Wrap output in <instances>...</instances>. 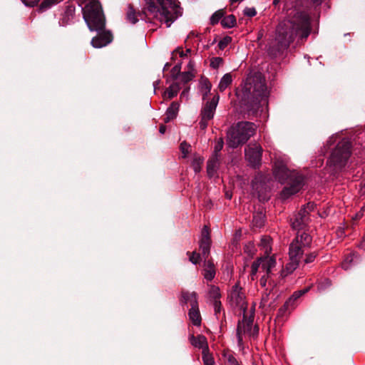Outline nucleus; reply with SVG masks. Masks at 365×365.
<instances>
[{
    "label": "nucleus",
    "instance_id": "f257e3e1",
    "mask_svg": "<svg viewBox=\"0 0 365 365\" xmlns=\"http://www.w3.org/2000/svg\"><path fill=\"white\" fill-rule=\"evenodd\" d=\"M311 31L310 18L302 11L293 10L289 18L280 22L277 28L276 37L269 44V56L275 58L284 54L296 36L306 39Z\"/></svg>",
    "mask_w": 365,
    "mask_h": 365
},
{
    "label": "nucleus",
    "instance_id": "f03ea898",
    "mask_svg": "<svg viewBox=\"0 0 365 365\" xmlns=\"http://www.w3.org/2000/svg\"><path fill=\"white\" fill-rule=\"evenodd\" d=\"M240 111L244 118L257 117L262 103L267 98L265 79L260 72L250 74L242 89H237Z\"/></svg>",
    "mask_w": 365,
    "mask_h": 365
},
{
    "label": "nucleus",
    "instance_id": "7ed1b4c3",
    "mask_svg": "<svg viewBox=\"0 0 365 365\" xmlns=\"http://www.w3.org/2000/svg\"><path fill=\"white\" fill-rule=\"evenodd\" d=\"M145 6L138 14L131 4L128 6L127 19L133 24L138 19L137 16L142 19H148V15L153 16L160 21H164L167 27L182 15L181 8L178 0H145Z\"/></svg>",
    "mask_w": 365,
    "mask_h": 365
},
{
    "label": "nucleus",
    "instance_id": "20e7f679",
    "mask_svg": "<svg viewBox=\"0 0 365 365\" xmlns=\"http://www.w3.org/2000/svg\"><path fill=\"white\" fill-rule=\"evenodd\" d=\"M83 16L91 31H96L98 35L91 40L94 48H102L109 44L113 38L110 31H105L106 17L102 6L98 0H90L82 8Z\"/></svg>",
    "mask_w": 365,
    "mask_h": 365
},
{
    "label": "nucleus",
    "instance_id": "39448f33",
    "mask_svg": "<svg viewBox=\"0 0 365 365\" xmlns=\"http://www.w3.org/2000/svg\"><path fill=\"white\" fill-rule=\"evenodd\" d=\"M275 178L282 184H285L281 191V197L287 199L302 190L304 185V178L294 170H289L282 162H277L273 168Z\"/></svg>",
    "mask_w": 365,
    "mask_h": 365
},
{
    "label": "nucleus",
    "instance_id": "423d86ee",
    "mask_svg": "<svg viewBox=\"0 0 365 365\" xmlns=\"http://www.w3.org/2000/svg\"><path fill=\"white\" fill-rule=\"evenodd\" d=\"M256 125L250 121H240L231 126L227 131V144L230 148H236L245 144L255 135Z\"/></svg>",
    "mask_w": 365,
    "mask_h": 365
},
{
    "label": "nucleus",
    "instance_id": "0eeeda50",
    "mask_svg": "<svg viewBox=\"0 0 365 365\" xmlns=\"http://www.w3.org/2000/svg\"><path fill=\"white\" fill-rule=\"evenodd\" d=\"M262 148L257 143H250L245 148V158L252 168L257 169L260 167L262 164Z\"/></svg>",
    "mask_w": 365,
    "mask_h": 365
},
{
    "label": "nucleus",
    "instance_id": "6e6552de",
    "mask_svg": "<svg viewBox=\"0 0 365 365\" xmlns=\"http://www.w3.org/2000/svg\"><path fill=\"white\" fill-rule=\"evenodd\" d=\"M252 188L257 193L259 201L266 202L269 200L268 192L270 188L264 179L256 178L252 182Z\"/></svg>",
    "mask_w": 365,
    "mask_h": 365
},
{
    "label": "nucleus",
    "instance_id": "1a4fd4ad",
    "mask_svg": "<svg viewBox=\"0 0 365 365\" xmlns=\"http://www.w3.org/2000/svg\"><path fill=\"white\" fill-rule=\"evenodd\" d=\"M219 99L220 96L217 94L213 96L212 100L207 101L200 110V117L208 120L212 119Z\"/></svg>",
    "mask_w": 365,
    "mask_h": 365
},
{
    "label": "nucleus",
    "instance_id": "9d476101",
    "mask_svg": "<svg viewBox=\"0 0 365 365\" xmlns=\"http://www.w3.org/2000/svg\"><path fill=\"white\" fill-rule=\"evenodd\" d=\"M211 240L210 235V230L207 226H205L201 232L200 240V249L202 250V255L206 259L210 255Z\"/></svg>",
    "mask_w": 365,
    "mask_h": 365
},
{
    "label": "nucleus",
    "instance_id": "9b49d317",
    "mask_svg": "<svg viewBox=\"0 0 365 365\" xmlns=\"http://www.w3.org/2000/svg\"><path fill=\"white\" fill-rule=\"evenodd\" d=\"M302 248L303 247H302L301 245H299V235H297L295 239L289 245V255L290 260H296L299 262L304 254Z\"/></svg>",
    "mask_w": 365,
    "mask_h": 365
},
{
    "label": "nucleus",
    "instance_id": "f8f14e48",
    "mask_svg": "<svg viewBox=\"0 0 365 365\" xmlns=\"http://www.w3.org/2000/svg\"><path fill=\"white\" fill-rule=\"evenodd\" d=\"M220 155H212L207 163V173L210 178H212L217 172L220 163Z\"/></svg>",
    "mask_w": 365,
    "mask_h": 365
},
{
    "label": "nucleus",
    "instance_id": "ddd939ff",
    "mask_svg": "<svg viewBox=\"0 0 365 365\" xmlns=\"http://www.w3.org/2000/svg\"><path fill=\"white\" fill-rule=\"evenodd\" d=\"M180 302L184 304L189 303L191 308L198 307V302L197 298V293L195 292H190L188 291L182 290L181 292Z\"/></svg>",
    "mask_w": 365,
    "mask_h": 365
},
{
    "label": "nucleus",
    "instance_id": "4468645a",
    "mask_svg": "<svg viewBox=\"0 0 365 365\" xmlns=\"http://www.w3.org/2000/svg\"><path fill=\"white\" fill-rule=\"evenodd\" d=\"M190 342L194 346L202 349V351L209 349L207 338L204 335L199 334L197 336L192 335Z\"/></svg>",
    "mask_w": 365,
    "mask_h": 365
},
{
    "label": "nucleus",
    "instance_id": "2eb2a0df",
    "mask_svg": "<svg viewBox=\"0 0 365 365\" xmlns=\"http://www.w3.org/2000/svg\"><path fill=\"white\" fill-rule=\"evenodd\" d=\"M180 105L178 102L173 101L170 107L167 109L165 117L164 118L165 123H168L175 118L178 115Z\"/></svg>",
    "mask_w": 365,
    "mask_h": 365
},
{
    "label": "nucleus",
    "instance_id": "dca6fc26",
    "mask_svg": "<svg viewBox=\"0 0 365 365\" xmlns=\"http://www.w3.org/2000/svg\"><path fill=\"white\" fill-rule=\"evenodd\" d=\"M190 319L192 321L195 326H200L201 324V316L199 311V307H196L190 308L188 312Z\"/></svg>",
    "mask_w": 365,
    "mask_h": 365
},
{
    "label": "nucleus",
    "instance_id": "f3484780",
    "mask_svg": "<svg viewBox=\"0 0 365 365\" xmlns=\"http://www.w3.org/2000/svg\"><path fill=\"white\" fill-rule=\"evenodd\" d=\"M265 215L262 208H259L257 211L253 214L252 222L255 226L261 227L264 225Z\"/></svg>",
    "mask_w": 365,
    "mask_h": 365
},
{
    "label": "nucleus",
    "instance_id": "a211bd4d",
    "mask_svg": "<svg viewBox=\"0 0 365 365\" xmlns=\"http://www.w3.org/2000/svg\"><path fill=\"white\" fill-rule=\"evenodd\" d=\"M230 296L232 299L235 301L237 304H240L244 299V294L241 292V288H240L237 284H235L232 287Z\"/></svg>",
    "mask_w": 365,
    "mask_h": 365
},
{
    "label": "nucleus",
    "instance_id": "6ab92c4d",
    "mask_svg": "<svg viewBox=\"0 0 365 365\" xmlns=\"http://www.w3.org/2000/svg\"><path fill=\"white\" fill-rule=\"evenodd\" d=\"M299 235V245H301L303 247H310L312 237L308 233L303 232L301 234L298 232Z\"/></svg>",
    "mask_w": 365,
    "mask_h": 365
},
{
    "label": "nucleus",
    "instance_id": "aec40b11",
    "mask_svg": "<svg viewBox=\"0 0 365 365\" xmlns=\"http://www.w3.org/2000/svg\"><path fill=\"white\" fill-rule=\"evenodd\" d=\"M253 320L254 318L252 316H250L249 318H247V315L244 314L243 319L242 321H240L243 333L251 331Z\"/></svg>",
    "mask_w": 365,
    "mask_h": 365
},
{
    "label": "nucleus",
    "instance_id": "412c9836",
    "mask_svg": "<svg viewBox=\"0 0 365 365\" xmlns=\"http://www.w3.org/2000/svg\"><path fill=\"white\" fill-rule=\"evenodd\" d=\"M232 82V75L231 73H228L225 74L218 85V88L220 91L222 92L224 91Z\"/></svg>",
    "mask_w": 365,
    "mask_h": 365
},
{
    "label": "nucleus",
    "instance_id": "4be33fe9",
    "mask_svg": "<svg viewBox=\"0 0 365 365\" xmlns=\"http://www.w3.org/2000/svg\"><path fill=\"white\" fill-rule=\"evenodd\" d=\"M237 24L236 17L233 14L223 16L221 24L224 28H232Z\"/></svg>",
    "mask_w": 365,
    "mask_h": 365
},
{
    "label": "nucleus",
    "instance_id": "5701e85b",
    "mask_svg": "<svg viewBox=\"0 0 365 365\" xmlns=\"http://www.w3.org/2000/svg\"><path fill=\"white\" fill-rule=\"evenodd\" d=\"M180 89V84L178 83H174L167 89L165 95L168 99L170 100L177 96Z\"/></svg>",
    "mask_w": 365,
    "mask_h": 365
},
{
    "label": "nucleus",
    "instance_id": "b1692460",
    "mask_svg": "<svg viewBox=\"0 0 365 365\" xmlns=\"http://www.w3.org/2000/svg\"><path fill=\"white\" fill-rule=\"evenodd\" d=\"M308 222L304 221V219L296 215L294 220L292 222V227L294 230H302L307 226Z\"/></svg>",
    "mask_w": 365,
    "mask_h": 365
},
{
    "label": "nucleus",
    "instance_id": "393cba45",
    "mask_svg": "<svg viewBox=\"0 0 365 365\" xmlns=\"http://www.w3.org/2000/svg\"><path fill=\"white\" fill-rule=\"evenodd\" d=\"M299 262L296 260H290L289 263L286 264L285 269L282 271L281 275L282 277L287 276L288 274L292 273L299 266Z\"/></svg>",
    "mask_w": 365,
    "mask_h": 365
},
{
    "label": "nucleus",
    "instance_id": "a878e982",
    "mask_svg": "<svg viewBox=\"0 0 365 365\" xmlns=\"http://www.w3.org/2000/svg\"><path fill=\"white\" fill-rule=\"evenodd\" d=\"M276 260L273 257H269L262 264V268L266 271L267 274H271V269L275 267Z\"/></svg>",
    "mask_w": 365,
    "mask_h": 365
},
{
    "label": "nucleus",
    "instance_id": "bb28decb",
    "mask_svg": "<svg viewBox=\"0 0 365 365\" xmlns=\"http://www.w3.org/2000/svg\"><path fill=\"white\" fill-rule=\"evenodd\" d=\"M212 88V84L210 83V81L207 78H205L202 81V99L205 100L208 96V94L210 93Z\"/></svg>",
    "mask_w": 365,
    "mask_h": 365
},
{
    "label": "nucleus",
    "instance_id": "cd10ccee",
    "mask_svg": "<svg viewBox=\"0 0 365 365\" xmlns=\"http://www.w3.org/2000/svg\"><path fill=\"white\" fill-rule=\"evenodd\" d=\"M225 14V11L224 9H219L216 11L211 16L210 18V24L211 25H215L217 24L220 20L223 18L224 15Z\"/></svg>",
    "mask_w": 365,
    "mask_h": 365
},
{
    "label": "nucleus",
    "instance_id": "c85d7f7f",
    "mask_svg": "<svg viewBox=\"0 0 365 365\" xmlns=\"http://www.w3.org/2000/svg\"><path fill=\"white\" fill-rule=\"evenodd\" d=\"M202 361L204 365H214L215 360L212 354L210 353V350H205V351H202Z\"/></svg>",
    "mask_w": 365,
    "mask_h": 365
},
{
    "label": "nucleus",
    "instance_id": "c756f323",
    "mask_svg": "<svg viewBox=\"0 0 365 365\" xmlns=\"http://www.w3.org/2000/svg\"><path fill=\"white\" fill-rule=\"evenodd\" d=\"M309 288H306L302 290L297 291L293 293V294L287 299L288 303H291L292 305L294 306V302L301 297L303 294L307 293L309 291Z\"/></svg>",
    "mask_w": 365,
    "mask_h": 365
},
{
    "label": "nucleus",
    "instance_id": "7c9ffc66",
    "mask_svg": "<svg viewBox=\"0 0 365 365\" xmlns=\"http://www.w3.org/2000/svg\"><path fill=\"white\" fill-rule=\"evenodd\" d=\"M203 158L201 157H195L192 163V167L195 173H200L201 170V166L203 163Z\"/></svg>",
    "mask_w": 365,
    "mask_h": 365
},
{
    "label": "nucleus",
    "instance_id": "2f4dec72",
    "mask_svg": "<svg viewBox=\"0 0 365 365\" xmlns=\"http://www.w3.org/2000/svg\"><path fill=\"white\" fill-rule=\"evenodd\" d=\"M290 307H294V306L292 305L291 303H288V301L287 300L284 305L279 309L277 316V318H283L287 314V312Z\"/></svg>",
    "mask_w": 365,
    "mask_h": 365
},
{
    "label": "nucleus",
    "instance_id": "473e14b6",
    "mask_svg": "<svg viewBox=\"0 0 365 365\" xmlns=\"http://www.w3.org/2000/svg\"><path fill=\"white\" fill-rule=\"evenodd\" d=\"M181 65L182 63H179L176 64L172 69H171V77L173 80H177L180 77V75L181 74Z\"/></svg>",
    "mask_w": 365,
    "mask_h": 365
},
{
    "label": "nucleus",
    "instance_id": "72a5a7b5",
    "mask_svg": "<svg viewBox=\"0 0 365 365\" xmlns=\"http://www.w3.org/2000/svg\"><path fill=\"white\" fill-rule=\"evenodd\" d=\"M209 294L210 295V297H212L214 299V301L218 300L221 297L219 287L215 285L210 286Z\"/></svg>",
    "mask_w": 365,
    "mask_h": 365
},
{
    "label": "nucleus",
    "instance_id": "f704fd0d",
    "mask_svg": "<svg viewBox=\"0 0 365 365\" xmlns=\"http://www.w3.org/2000/svg\"><path fill=\"white\" fill-rule=\"evenodd\" d=\"M268 279H269V284L270 285H272L273 287L272 289H274V287L276 286V284L274 283V282L273 280H272L270 279V274H267V273H266L265 275L262 276L260 278V280H259L260 285L262 287H264L266 286V284H267V282Z\"/></svg>",
    "mask_w": 365,
    "mask_h": 365
},
{
    "label": "nucleus",
    "instance_id": "c9c22d12",
    "mask_svg": "<svg viewBox=\"0 0 365 365\" xmlns=\"http://www.w3.org/2000/svg\"><path fill=\"white\" fill-rule=\"evenodd\" d=\"M180 76H181V81L184 83H187L195 77V74L191 73L190 71H187L182 72Z\"/></svg>",
    "mask_w": 365,
    "mask_h": 365
},
{
    "label": "nucleus",
    "instance_id": "e433bc0d",
    "mask_svg": "<svg viewBox=\"0 0 365 365\" xmlns=\"http://www.w3.org/2000/svg\"><path fill=\"white\" fill-rule=\"evenodd\" d=\"M223 63V58L221 57H213L210 60V66L215 69L218 68Z\"/></svg>",
    "mask_w": 365,
    "mask_h": 365
},
{
    "label": "nucleus",
    "instance_id": "4c0bfd02",
    "mask_svg": "<svg viewBox=\"0 0 365 365\" xmlns=\"http://www.w3.org/2000/svg\"><path fill=\"white\" fill-rule=\"evenodd\" d=\"M187 255H190V261L194 264H197L200 262V254L199 253H197L195 252H193L192 253H190V252H187Z\"/></svg>",
    "mask_w": 365,
    "mask_h": 365
},
{
    "label": "nucleus",
    "instance_id": "58836bf2",
    "mask_svg": "<svg viewBox=\"0 0 365 365\" xmlns=\"http://www.w3.org/2000/svg\"><path fill=\"white\" fill-rule=\"evenodd\" d=\"M224 142L222 138H220L217 142L214 148L213 155H220V151L223 148Z\"/></svg>",
    "mask_w": 365,
    "mask_h": 365
},
{
    "label": "nucleus",
    "instance_id": "ea45409f",
    "mask_svg": "<svg viewBox=\"0 0 365 365\" xmlns=\"http://www.w3.org/2000/svg\"><path fill=\"white\" fill-rule=\"evenodd\" d=\"M232 41V38L229 36H226L222 39H221L218 43V47L220 49L223 50L227 45Z\"/></svg>",
    "mask_w": 365,
    "mask_h": 365
},
{
    "label": "nucleus",
    "instance_id": "a19ab883",
    "mask_svg": "<svg viewBox=\"0 0 365 365\" xmlns=\"http://www.w3.org/2000/svg\"><path fill=\"white\" fill-rule=\"evenodd\" d=\"M263 261L262 258H258L256 261H255L251 266V274L252 275L256 274L258 271V269L261 264V262Z\"/></svg>",
    "mask_w": 365,
    "mask_h": 365
},
{
    "label": "nucleus",
    "instance_id": "79ce46f5",
    "mask_svg": "<svg viewBox=\"0 0 365 365\" xmlns=\"http://www.w3.org/2000/svg\"><path fill=\"white\" fill-rule=\"evenodd\" d=\"M204 271H205V273H204L205 278L208 281L212 280L215 276V269L210 268V269H205Z\"/></svg>",
    "mask_w": 365,
    "mask_h": 365
},
{
    "label": "nucleus",
    "instance_id": "37998d69",
    "mask_svg": "<svg viewBox=\"0 0 365 365\" xmlns=\"http://www.w3.org/2000/svg\"><path fill=\"white\" fill-rule=\"evenodd\" d=\"M242 328L241 327V322L240 320L238 322L237 327V342L239 346H240L242 344Z\"/></svg>",
    "mask_w": 365,
    "mask_h": 365
},
{
    "label": "nucleus",
    "instance_id": "c03bdc74",
    "mask_svg": "<svg viewBox=\"0 0 365 365\" xmlns=\"http://www.w3.org/2000/svg\"><path fill=\"white\" fill-rule=\"evenodd\" d=\"M180 148L181 152L184 154L183 158H185L187 154L190 152V145L188 144L186 141H183L180 143Z\"/></svg>",
    "mask_w": 365,
    "mask_h": 365
},
{
    "label": "nucleus",
    "instance_id": "a18cd8bd",
    "mask_svg": "<svg viewBox=\"0 0 365 365\" xmlns=\"http://www.w3.org/2000/svg\"><path fill=\"white\" fill-rule=\"evenodd\" d=\"M298 216L302 217L304 219V221H307L309 222V210L302 207L299 212L297 214Z\"/></svg>",
    "mask_w": 365,
    "mask_h": 365
},
{
    "label": "nucleus",
    "instance_id": "49530a36",
    "mask_svg": "<svg viewBox=\"0 0 365 365\" xmlns=\"http://www.w3.org/2000/svg\"><path fill=\"white\" fill-rule=\"evenodd\" d=\"M317 255H318V252H310V253L307 254L304 260V264H309V263L312 262L315 259V258L317 257Z\"/></svg>",
    "mask_w": 365,
    "mask_h": 365
},
{
    "label": "nucleus",
    "instance_id": "de8ad7c7",
    "mask_svg": "<svg viewBox=\"0 0 365 365\" xmlns=\"http://www.w3.org/2000/svg\"><path fill=\"white\" fill-rule=\"evenodd\" d=\"M244 14L248 17H253L257 14V11L255 8L247 7L244 10Z\"/></svg>",
    "mask_w": 365,
    "mask_h": 365
},
{
    "label": "nucleus",
    "instance_id": "09e8293b",
    "mask_svg": "<svg viewBox=\"0 0 365 365\" xmlns=\"http://www.w3.org/2000/svg\"><path fill=\"white\" fill-rule=\"evenodd\" d=\"M227 362L229 365H241L232 354L227 356Z\"/></svg>",
    "mask_w": 365,
    "mask_h": 365
},
{
    "label": "nucleus",
    "instance_id": "8fccbe9b",
    "mask_svg": "<svg viewBox=\"0 0 365 365\" xmlns=\"http://www.w3.org/2000/svg\"><path fill=\"white\" fill-rule=\"evenodd\" d=\"M273 289L271 291H269V292H266L265 294L262 296V301L260 303V307L265 306V304L268 302L269 296L270 295Z\"/></svg>",
    "mask_w": 365,
    "mask_h": 365
},
{
    "label": "nucleus",
    "instance_id": "3c124183",
    "mask_svg": "<svg viewBox=\"0 0 365 365\" xmlns=\"http://www.w3.org/2000/svg\"><path fill=\"white\" fill-rule=\"evenodd\" d=\"M302 207L309 210V213H310V212L313 211L314 210V208L316 207V204L313 202H309L307 205H304Z\"/></svg>",
    "mask_w": 365,
    "mask_h": 365
},
{
    "label": "nucleus",
    "instance_id": "603ef678",
    "mask_svg": "<svg viewBox=\"0 0 365 365\" xmlns=\"http://www.w3.org/2000/svg\"><path fill=\"white\" fill-rule=\"evenodd\" d=\"M214 307H215V314L220 313L221 308H222V304L221 302L218 300L214 301Z\"/></svg>",
    "mask_w": 365,
    "mask_h": 365
},
{
    "label": "nucleus",
    "instance_id": "864d4df0",
    "mask_svg": "<svg viewBox=\"0 0 365 365\" xmlns=\"http://www.w3.org/2000/svg\"><path fill=\"white\" fill-rule=\"evenodd\" d=\"M208 119H205L201 118L200 121L199 122V125L201 130H205L207 127Z\"/></svg>",
    "mask_w": 365,
    "mask_h": 365
},
{
    "label": "nucleus",
    "instance_id": "5fc2aeb1",
    "mask_svg": "<svg viewBox=\"0 0 365 365\" xmlns=\"http://www.w3.org/2000/svg\"><path fill=\"white\" fill-rule=\"evenodd\" d=\"M191 53V49H190V48H187V49H186V51H185V52H184V51H182V48H180V51H178V53H179V55H180V56L181 58H184V57L187 56V54H188V53Z\"/></svg>",
    "mask_w": 365,
    "mask_h": 365
},
{
    "label": "nucleus",
    "instance_id": "6e6d98bb",
    "mask_svg": "<svg viewBox=\"0 0 365 365\" xmlns=\"http://www.w3.org/2000/svg\"><path fill=\"white\" fill-rule=\"evenodd\" d=\"M205 269H210V268L211 269H215L214 264H213V262L212 261H210V260H207V259H205Z\"/></svg>",
    "mask_w": 365,
    "mask_h": 365
},
{
    "label": "nucleus",
    "instance_id": "4d7b16f0",
    "mask_svg": "<svg viewBox=\"0 0 365 365\" xmlns=\"http://www.w3.org/2000/svg\"><path fill=\"white\" fill-rule=\"evenodd\" d=\"M249 333L250 334V335H252L253 336L258 335V333H259L258 326L255 325L253 329H251V331H249Z\"/></svg>",
    "mask_w": 365,
    "mask_h": 365
},
{
    "label": "nucleus",
    "instance_id": "13d9d810",
    "mask_svg": "<svg viewBox=\"0 0 365 365\" xmlns=\"http://www.w3.org/2000/svg\"><path fill=\"white\" fill-rule=\"evenodd\" d=\"M180 47H178L177 48H175L173 52H172V57H171V60L173 61H175L176 59V55L177 53H178V51H180Z\"/></svg>",
    "mask_w": 365,
    "mask_h": 365
},
{
    "label": "nucleus",
    "instance_id": "bf43d9fd",
    "mask_svg": "<svg viewBox=\"0 0 365 365\" xmlns=\"http://www.w3.org/2000/svg\"><path fill=\"white\" fill-rule=\"evenodd\" d=\"M269 243V239L267 237H264L262 239L261 244L267 249V247L268 246Z\"/></svg>",
    "mask_w": 365,
    "mask_h": 365
},
{
    "label": "nucleus",
    "instance_id": "052dcab7",
    "mask_svg": "<svg viewBox=\"0 0 365 365\" xmlns=\"http://www.w3.org/2000/svg\"><path fill=\"white\" fill-rule=\"evenodd\" d=\"M195 67V63L192 61H190V62L187 64V68L188 71H190L191 73L194 71Z\"/></svg>",
    "mask_w": 365,
    "mask_h": 365
},
{
    "label": "nucleus",
    "instance_id": "680f3d73",
    "mask_svg": "<svg viewBox=\"0 0 365 365\" xmlns=\"http://www.w3.org/2000/svg\"><path fill=\"white\" fill-rule=\"evenodd\" d=\"M335 139L336 138L334 137H331L329 140L327 141V145L330 148V146L335 142Z\"/></svg>",
    "mask_w": 365,
    "mask_h": 365
},
{
    "label": "nucleus",
    "instance_id": "e2e57ef3",
    "mask_svg": "<svg viewBox=\"0 0 365 365\" xmlns=\"http://www.w3.org/2000/svg\"><path fill=\"white\" fill-rule=\"evenodd\" d=\"M166 131V126L164 125H160V128H159V132L161 133V134H164Z\"/></svg>",
    "mask_w": 365,
    "mask_h": 365
},
{
    "label": "nucleus",
    "instance_id": "0e129e2a",
    "mask_svg": "<svg viewBox=\"0 0 365 365\" xmlns=\"http://www.w3.org/2000/svg\"><path fill=\"white\" fill-rule=\"evenodd\" d=\"M278 297H279V295L276 296V297L273 299V301H272V302H271L269 304V307H272V308H273V309H274V308H275L276 304H274V302H275V300L277 299V298Z\"/></svg>",
    "mask_w": 365,
    "mask_h": 365
},
{
    "label": "nucleus",
    "instance_id": "69168bd1",
    "mask_svg": "<svg viewBox=\"0 0 365 365\" xmlns=\"http://www.w3.org/2000/svg\"><path fill=\"white\" fill-rule=\"evenodd\" d=\"M72 13H73V10L71 9V8L70 6H68L67 8L66 11V16H70V15L72 16L73 15Z\"/></svg>",
    "mask_w": 365,
    "mask_h": 365
},
{
    "label": "nucleus",
    "instance_id": "338daca9",
    "mask_svg": "<svg viewBox=\"0 0 365 365\" xmlns=\"http://www.w3.org/2000/svg\"><path fill=\"white\" fill-rule=\"evenodd\" d=\"M189 87L186 88L185 89L183 90V91L181 93V95H180V97H183L185 96V95H187V93H188V91H189Z\"/></svg>",
    "mask_w": 365,
    "mask_h": 365
},
{
    "label": "nucleus",
    "instance_id": "774afa93",
    "mask_svg": "<svg viewBox=\"0 0 365 365\" xmlns=\"http://www.w3.org/2000/svg\"><path fill=\"white\" fill-rule=\"evenodd\" d=\"M360 247L361 249L365 250V234L364 236L363 237V241L361 242Z\"/></svg>",
    "mask_w": 365,
    "mask_h": 365
}]
</instances>
